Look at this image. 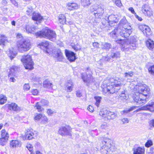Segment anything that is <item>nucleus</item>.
<instances>
[{
	"instance_id": "f257e3e1",
	"label": "nucleus",
	"mask_w": 154,
	"mask_h": 154,
	"mask_svg": "<svg viewBox=\"0 0 154 154\" xmlns=\"http://www.w3.org/2000/svg\"><path fill=\"white\" fill-rule=\"evenodd\" d=\"M103 91L104 94H108L117 92L123 85L121 79L118 77L110 78L105 80L104 82Z\"/></svg>"
},
{
	"instance_id": "f03ea898",
	"label": "nucleus",
	"mask_w": 154,
	"mask_h": 154,
	"mask_svg": "<svg viewBox=\"0 0 154 154\" xmlns=\"http://www.w3.org/2000/svg\"><path fill=\"white\" fill-rule=\"evenodd\" d=\"M139 92H137L134 96V100L138 104L145 103L147 101L146 97L149 93V89L145 84L140 85L138 88Z\"/></svg>"
},
{
	"instance_id": "7ed1b4c3",
	"label": "nucleus",
	"mask_w": 154,
	"mask_h": 154,
	"mask_svg": "<svg viewBox=\"0 0 154 154\" xmlns=\"http://www.w3.org/2000/svg\"><path fill=\"white\" fill-rule=\"evenodd\" d=\"M116 42L122 45L121 49L122 50L127 51L128 49L130 48L131 49L134 50L137 47L136 39L134 37H131L128 42H124L123 40L122 39H118L116 40Z\"/></svg>"
},
{
	"instance_id": "20e7f679",
	"label": "nucleus",
	"mask_w": 154,
	"mask_h": 154,
	"mask_svg": "<svg viewBox=\"0 0 154 154\" xmlns=\"http://www.w3.org/2000/svg\"><path fill=\"white\" fill-rule=\"evenodd\" d=\"M37 37L46 38L50 40L54 41L56 39V35L54 32L46 27L42 31L35 33Z\"/></svg>"
},
{
	"instance_id": "39448f33",
	"label": "nucleus",
	"mask_w": 154,
	"mask_h": 154,
	"mask_svg": "<svg viewBox=\"0 0 154 154\" xmlns=\"http://www.w3.org/2000/svg\"><path fill=\"white\" fill-rule=\"evenodd\" d=\"M111 140L104 138L103 143H105L100 149L101 152L102 154H109L114 151V146L111 143Z\"/></svg>"
},
{
	"instance_id": "423d86ee",
	"label": "nucleus",
	"mask_w": 154,
	"mask_h": 154,
	"mask_svg": "<svg viewBox=\"0 0 154 154\" xmlns=\"http://www.w3.org/2000/svg\"><path fill=\"white\" fill-rule=\"evenodd\" d=\"M17 45L18 51L21 52L26 51L31 47V42L29 40L27 39L18 41Z\"/></svg>"
},
{
	"instance_id": "0eeeda50",
	"label": "nucleus",
	"mask_w": 154,
	"mask_h": 154,
	"mask_svg": "<svg viewBox=\"0 0 154 154\" xmlns=\"http://www.w3.org/2000/svg\"><path fill=\"white\" fill-rule=\"evenodd\" d=\"M99 115L102 117V118L105 121L116 118L117 115L113 112L107 111L105 109L101 110L99 112Z\"/></svg>"
},
{
	"instance_id": "6e6552de",
	"label": "nucleus",
	"mask_w": 154,
	"mask_h": 154,
	"mask_svg": "<svg viewBox=\"0 0 154 154\" xmlns=\"http://www.w3.org/2000/svg\"><path fill=\"white\" fill-rule=\"evenodd\" d=\"M21 60L26 69H32L33 68V63L31 57L30 55H27L26 56H23Z\"/></svg>"
},
{
	"instance_id": "1a4fd4ad",
	"label": "nucleus",
	"mask_w": 154,
	"mask_h": 154,
	"mask_svg": "<svg viewBox=\"0 0 154 154\" xmlns=\"http://www.w3.org/2000/svg\"><path fill=\"white\" fill-rule=\"evenodd\" d=\"M131 27V26H125L123 27L118 28V32L119 35L122 37L126 38L128 37L132 32Z\"/></svg>"
},
{
	"instance_id": "9d476101",
	"label": "nucleus",
	"mask_w": 154,
	"mask_h": 154,
	"mask_svg": "<svg viewBox=\"0 0 154 154\" xmlns=\"http://www.w3.org/2000/svg\"><path fill=\"white\" fill-rule=\"evenodd\" d=\"M1 138L0 139V144L4 146L7 142L9 138V134L5 129L1 131Z\"/></svg>"
},
{
	"instance_id": "9b49d317",
	"label": "nucleus",
	"mask_w": 154,
	"mask_h": 154,
	"mask_svg": "<svg viewBox=\"0 0 154 154\" xmlns=\"http://www.w3.org/2000/svg\"><path fill=\"white\" fill-rule=\"evenodd\" d=\"M71 131L70 128L67 126L61 127L59 129L58 133L62 136H71Z\"/></svg>"
},
{
	"instance_id": "f8f14e48",
	"label": "nucleus",
	"mask_w": 154,
	"mask_h": 154,
	"mask_svg": "<svg viewBox=\"0 0 154 154\" xmlns=\"http://www.w3.org/2000/svg\"><path fill=\"white\" fill-rule=\"evenodd\" d=\"M139 29L142 31L144 35L147 37L151 34L152 32L150 28L145 25H138Z\"/></svg>"
},
{
	"instance_id": "ddd939ff",
	"label": "nucleus",
	"mask_w": 154,
	"mask_h": 154,
	"mask_svg": "<svg viewBox=\"0 0 154 154\" xmlns=\"http://www.w3.org/2000/svg\"><path fill=\"white\" fill-rule=\"evenodd\" d=\"M141 11L145 15L150 17L152 15V13L151 8L147 4L143 5L141 7Z\"/></svg>"
},
{
	"instance_id": "4468645a",
	"label": "nucleus",
	"mask_w": 154,
	"mask_h": 154,
	"mask_svg": "<svg viewBox=\"0 0 154 154\" xmlns=\"http://www.w3.org/2000/svg\"><path fill=\"white\" fill-rule=\"evenodd\" d=\"M104 7L103 6L101 5H99L98 8L97 9L96 13H94V14L96 18H101L104 13Z\"/></svg>"
},
{
	"instance_id": "2eb2a0df",
	"label": "nucleus",
	"mask_w": 154,
	"mask_h": 154,
	"mask_svg": "<svg viewBox=\"0 0 154 154\" xmlns=\"http://www.w3.org/2000/svg\"><path fill=\"white\" fill-rule=\"evenodd\" d=\"M38 46L41 49L45 51L47 53H49V44L48 42L44 41L40 43Z\"/></svg>"
},
{
	"instance_id": "dca6fc26",
	"label": "nucleus",
	"mask_w": 154,
	"mask_h": 154,
	"mask_svg": "<svg viewBox=\"0 0 154 154\" xmlns=\"http://www.w3.org/2000/svg\"><path fill=\"white\" fill-rule=\"evenodd\" d=\"M65 53L66 57L70 62L75 61L76 58L75 54L73 52L66 50Z\"/></svg>"
},
{
	"instance_id": "f3484780",
	"label": "nucleus",
	"mask_w": 154,
	"mask_h": 154,
	"mask_svg": "<svg viewBox=\"0 0 154 154\" xmlns=\"http://www.w3.org/2000/svg\"><path fill=\"white\" fill-rule=\"evenodd\" d=\"M141 109L142 110H148L154 112V102H149L145 106L142 107Z\"/></svg>"
},
{
	"instance_id": "a211bd4d",
	"label": "nucleus",
	"mask_w": 154,
	"mask_h": 154,
	"mask_svg": "<svg viewBox=\"0 0 154 154\" xmlns=\"http://www.w3.org/2000/svg\"><path fill=\"white\" fill-rule=\"evenodd\" d=\"M54 57L58 61H62L63 59V54L60 49H57L54 52Z\"/></svg>"
},
{
	"instance_id": "6ab92c4d",
	"label": "nucleus",
	"mask_w": 154,
	"mask_h": 154,
	"mask_svg": "<svg viewBox=\"0 0 154 154\" xmlns=\"http://www.w3.org/2000/svg\"><path fill=\"white\" fill-rule=\"evenodd\" d=\"M66 7L68 10L70 11L76 10L79 8L78 5L75 3H67L66 4Z\"/></svg>"
},
{
	"instance_id": "aec40b11",
	"label": "nucleus",
	"mask_w": 154,
	"mask_h": 154,
	"mask_svg": "<svg viewBox=\"0 0 154 154\" xmlns=\"http://www.w3.org/2000/svg\"><path fill=\"white\" fill-rule=\"evenodd\" d=\"M6 105L8 109L11 110L15 111L20 110V108L15 103H12L10 104H6Z\"/></svg>"
},
{
	"instance_id": "412c9836",
	"label": "nucleus",
	"mask_w": 154,
	"mask_h": 154,
	"mask_svg": "<svg viewBox=\"0 0 154 154\" xmlns=\"http://www.w3.org/2000/svg\"><path fill=\"white\" fill-rule=\"evenodd\" d=\"M19 69L16 66H13L10 69V71L8 74V77L14 76L15 74L19 71Z\"/></svg>"
},
{
	"instance_id": "4be33fe9",
	"label": "nucleus",
	"mask_w": 154,
	"mask_h": 154,
	"mask_svg": "<svg viewBox=\"0 0 154 154\" xmlns=\"http://www.w3.org/2000/svg\"><path fill=\"white\" fill-rule=\"evenodd\" d=\"M24 29H25L27 33H33L35 32L36 27L34 26H31L29 25H26L24 26Z\"/></svg>"
},
{
	"instance_id": "5701e85b",
	"label": "nucleus",
	"mask_w": 154,
	"mask_h": 154,
	"mask_svg": "<svg viewBox=\"0 0 154 154\" xmlns=\"http://www.w3.org/2000/svg\"><path fill=\"white\" fill-rule=\"evenodd\" d=\"M36 136L33 132L31 131H29L27 132V133L25 136V138H23V139L24 140H30L34 138Z\"/></svg>"
},
{
	"instance_id": "b1692460",
	"label": "nucleus",
	"mask_w": 154,
	"mask_h": 154,
	"mask_svg": "<svg viewBox=\"0 0 154 154\" xmlns=\"http://www.w3.org/2000/svg\"><path fill=\"white\" fill-rule=\"evenodd\" d=\"M21 145V142L18 140H13L10 143L11 146L13 148L20 147Z\"/></svg>"
},
{
	"instance_id": "393cba45",
	"label": "nucleus",
	"mask_w": 154,
	"mask_h": 154,
	"mask_svg": "<svg viewBox=\"0 0 154 154\" xmlns=\"http://www.w3.org/2000/svg\"><path fill=\"white\" fill-rule=\"evenodd\" d=\"M128 26L130 25H129L126 19L125 18H123L120 21L118 28L123 27H125V26L126 27H127Z\"/></svg>"
},
{
	"instance_id": "a878e982",
	"label": "nucleus",
	"mask_w": 154,
	"mask_h": 154,
	"mask_svg": "<svg viewBox=\"0 0 154 154\" xmlns=\"http://www.w3.org/2000/svg\"><path fill=\"white\" fill-rule=\"evenodd\" d=\"M32 18L34 20L38 21L39 22L43 19V17L41 16L39 14L35 13H33Z\"/></svg>"
},
{
	"instance_id": "bb28decb",
	"label": "nucleus",
	"mask_w": 154,
	"mask_h": 154,
	"mask_svg": "<svg viewBox=\"0 0 154 154\" xmlns=\"http://www.w3.org/2000/svg\"><path fill=\"white\" fill-rule=\"evenodd\" d=\"M133 154H143L144 153L145 150L144 148L138 147L133 149Z\"/></svg>"
},
{
	"instance_id": "cd10ccee",
	"label": "nucleus",
	"mask_w": 154,
	"mask_h": 154,
	"mask_svg": "<svg viewBox=\"0 0 154 154\" xmlns=\"http://www.w3.org/2000/svg\"><path fill=\"white\" fill-rule=\"evenodd\" d=\"M147 47L150 50L154 48V43L153 41L148 39L146 42Z\"/></svg>"
},
{
	"instance_id": "c85d7f7f",
	"label": "nucleus",
	"mask_w": 154,
	"mask_h": 154,
	"mask_svg": "<svg viewBox=\"0 0 154 154\" xmlns=\"http://www.w3.org/2000/svg\"><path fill=\"white\" fill-rule=\"evenodd\" d=\"M43 87L44 88H52V84L48 80H45L43 82Z\"/></svg>"
},
{
	"instance_id": "c756f323",
	"label": "nucleus",
	"mask_w": 154,
	"mask_h": 154,
	"mask_svg": "<svg viewBox=\"0 0 154 154\" xmlns=\"http://www.w3.org/2000/svg\"><path fill=\"white\" fill-rule=\"evenodd\" d=\"M58 20L60 23L63 24L66 23V17L63 14H60L58 17Z\"/></svg>"
},
{
	"instance_id": "7c9ffc66",
	"label": "nucleus",
	"mask_w": 154,
	"mask_h": 154,
	"mask_svg": "<svg viewBox=\"0 0 154 154\" xmlns=\"http://www.w3.org/2000/svg\"><path fill=\"white\" fill-rule=\"evenodd\" d=\"M108 19L109 20V24L112 23L114 22L116 23L117 22V19L115 15H111L108 17Z\"/></svg>"
},
{
	"instance_id": "2f4dec72",
	"label": "nucleus",
	"mask_w": 154,
	"mask_h": 154,
	"mask_svg": "<svg viewBox=\"0 0 154 154\" xmlns=\"http://www.w3.org/2000/svg\"><path fill=\"white\" fill-rule=\"evenodd\" d=\"M81 3L85 7H87L91 4L90 0H81Z\"/></svg>"
},
{
	"instance_id": "473e14b6",
	"label": "nucleus",
	"mask_w": 154,
	"mask_h": 154,
	"mask_svg": "<svg viewBox=\"0 0 154 154\" xmlns=\"http://www.w3.org/2000/svg\"><path fill=\"white\" fill-rule=\"evenodd\" d=\"M71 46L76 51H79L81 49V46L78 44L75 45L73 43H71Z\"/></svg>"
},
{
	"instance_id": "72a5a7b5",
	"label": "nucleus",
	"mask_w": 154,
	"mask_h": 154,
	"mask_svg": "<svg viewBox=\"0 0 154 154\" xmlns=\"http://www.w3.org/2000/svg\"><path fill=\"white\" fill-rule=\"evenodd\" d=\"M110 56L112 58L116 59L120 57V54L119 52L117 51L112 52Z\"/></svg>"
},
{
	"instance_id": "f704fd0d",
	"label": "nucleus",
	"mask_w": 154,
	"mask_h": 154,
	"mask_svg": "<svg viewBox=\"0 0 154 154\" xmlns=\"http://www.w3.org/2000/svg\"><path fill=\"white\" fill-rule=\"evenodd\" d=\"M119 35V32H118V28L115 29L113 31L110 33V36L112 38H115L117 36V35Z\"/></svg>"
},
{
	"instance_id": "c9c22d12",
	"label": "nucleus",
	"mask_w": 154,
	"mask_h": 154,
	"mask_svg": "<svg viewBox=\"0 0 154 154\" xmlns=\"http://www.w3.org/2000/svg\"><path fill=\"white\" fill-rule=\"evenodd\" d=\"M101 45L103 49H105L106 50H108L111 47V45L109 43H102Z\"/></svg>"
},
{
	"instance_id": "e433bc0d",
	"label": "nucleus",
	"mask_w": 154,
	"mask_h": 154,
	"mask_svg": "<svg viewBox=\"0 0 154 154\" xmlns=\"http://www.w3.org/2000/svg\"><path fill=\"white\" fill-rule=\"evenodd\" d=\"M17 54V53L15 52H14L12 50H10L9 53H8V55L11 60L15 57Z\"/></svg>"
},
{
	"instance_id": "4c0bfd02",
	"label": "nucleus",
	"mask_w": 154,
	"mask_h": 154,
	"mask_svg": "<svg viewBox=\"0 0 154 154\" xmlns=\"http://www.w3.org/2000/svg\"><path fill=\"white\" fill-rule=\"evenodd\" d=\"M119 100H122L124 102L126 100H127L126 97L125 93H122L119 95Z\"/></svg>"
},
{
	"instance_id": "58836bf2",
	"label": "nucleus",
	"mask_w": 154,
	"mask_h": 154,
	"mask_svg": "<svg viewBox=\"0 0 154 154\" xmlns=\"http://www.w3.org/2000/svg\"><path fill=\"white\" fill-rule=\"evenodd\" d=\"M7 97L4 96H0V104H3L6 102Z\"/></svg>"
},
{
	"instance_id": "ea45409f",
	"label": "nucleus",
	"mask_w": 154,
	"mask_h": 154,
	"mask_svg": "<svg viewBox=\"0 0 154 154\" xmlns=\"http://www.w3.org/2000/svg\"><path fill=\"white\" fill-rule=\"evenodd\" d=\"M35 106L38 111L39 112H41L43 110V109L39 103L38 102L36 103Z\"/></svg>"
},
{
	"instance_id": "a19ab883",
	"label": "nucleus",
	"mask_w": 154,
	"mask_h": 154,
	"mask_svg": "<svg viewBox=\"0 0 154 154\" xmlns=\"http://www.w3.org/2000/svg\"><path fill=\"white\" fill-rule=\"evenodd\" d=\"M48 119L46 116H42V123L43 124H46L48 122Z\"/></svg>"
},
{
	"instance_id": "79ce46f5",
	"label": "nucleus",
	"mask_w": 154,
	"mask_h": 154,
	"mask_svg": "<svg viewBox=\"0 0 154 154\" xmlns=\"http://www.w3.org/2000/svg\"><path fill=\"white\" fill-rule=\"evenodd\" d=\"M94 98L96 101V102L95 103V105L96 106L98 107L100 102L101 98L100 97H94Z\"/></svg>"
},
{
	"instance_id": "37998d69",
	"label": "nucleus",
	"mask_w": 154,
	"mask_h": 154,
	"mask_svg": "<svg viewBox=\"0 0 154 154\" xmlns=\"http://www.w3.org/2000/svg\"><path fill=\"white\" fill-rule=\"evenodd\" d=\"M7 42V40L5 37L2 38L0 40V45H4Z\"/></svg>"
},
{
	"instance_id": "c03bdc74",
	"label": "nucleus",
	"mask_w": 154,
	"mask_h": 154,
	"mask_svg": "<svg viewBox=\"0 0 154 154\" xmlns=\"http://www.w3.org/2000/svg\"><path fill=\"white\" fill-rule=\"evenodd\" d=\"M148 71L149 72L152 74H154V65H153L152 66L150 67L148 69Z\"/></svg>"
},
{
	"instance_id": "a18cd8bd",
	"label": "nucleus",
	"mask_w": 154,
	"mask_h": 154,
	"mask_svg": "<svg viewBox=\"0 0 154 154\" xmlns=\"http://www.w3.org/2000/svg\"><path fill=\"white\" fill-rule=\"evenodd\" d=\"M99 5H94L90 7V10L92 11H96L98 8Z\"/></svg>"
},
{
	"instance_id": "49530a36",
	"label": "nucleus",
	"mask_w": 154,
	"mask_h": 154,
	"mask_svg": "<svg viewBox=\"0 0 154 154\" xmlns=\"http://www.w3.org/2000/svg\"><path fill=\"white\" fill-rule=\"evenodd\" d=\"M114 2L115 4L117 6L121 8L122 6V5L120 0H115Z\"/></svg>"
},
{
	"instance_id": "de8ad7c7",
	"label": "nucleus",
	"mask_w": 154,
	"mask_h": 154,
	"mask_svg": "<svg viewBox=\"0 0 154 154\" xmlns=\"http://www.w3.org/2000/svg\"><path fill=\"white\" fill-rule=\"evenodd\" d=\"M153 145L152 141L151 140H148L145 144V146L146 147H149Z\"/></svg>"
},
{
	"instance_id": "09e8293b",
	"label": "nucleus",
	"mask_w": 154,
	"mask_h": 154,
	"mask_svg": "<svg viewBox=\"0 0 154 154\" xmlns=\"http://www.w3.org/2000/svg\"><path fill=\"white\" fill-rule=\"evenodd\" d=\"M124 74L125 77H132L133 75V73L132 72H125Z\"/></svg>"
},
{
	"instance_id": "8fccbe9b",
	"label": "nucleus",
	"mask_w": 154,
	"mask_h": 154,
	"mask_svg": "<svg viewBox=\"0 0 154 154\" xmlns=\"http://www.w3.org/2000/svg\"><path fill=\"white\" fill-rule=\"evenodd\" d=\"M74 86V84L72 80H68L66 82L65 86Z\"/></svg>"
},
{
	"instance_id": "3c124183",
	"label": "nucleus",
	"mask_w": 154,
	"mask_h": 154,
	"mask_svg": "<svg viewBox=\"0 0 154 154\" xmlns=\"http://www.w3.org/2000/svg\"><path fill=\"white\" fill-rule=\"evenodd\" d=\"M42 115L40 114L37 113L36 114V115L34 119L38 121L40 119L42 118Z\"/></svg>"
},
{
	"instance_id": "603ef678",
	"label": "nucleus",
	"mask_w": 154,
	"mask_h": 154,
	"mask_svg": "<svg viewBox=\"0 0 154 154\" xmlns=\"http://www.w3.org/2000/svg\"><path fill=\"white\" fill-rule=\"evenodd\" d=\"M73 86H66V89L67 92H71L72 91Z\"/></svg>"
},
{
	"instance_id": "864d4df0",
	"label": "nucleus",
	"mask_w": 154,
	"mask_h": 154,
	"mask_svg": "<svg viewBox=\"0 0 154 154\" xmlns=\"http://www.w3.org/2000/svg\"><path fill=\"white\" fill-rule=\"evenodd\" d=\"M121 121L122 122L123 124H126L129 122L128 119L127 118H124L121 119Z\"/></svg>"
},
{
	"instance_id": "5fc2aeb1",
	"label": "nucleus",
	"mask_w": 154,
	"mask_h": 154,
	"mask_svg": "<svg viewBox=\"0 0 154 154\" xmlns=\"http://www.w3.org/2000/svg\"><path fill=\"white\" fill-rule=\"evenodd\" d=\"M23 88L24 90L28 91L30 87L28 84H26L24 85Z\"/></svg>"
},
{
	"instance_id": "6e6d98bb",
	"label": "nucleus",
	"mask_w": 154,
	"mask_h": 154,
	"mask_svg": "<svg viewBox=\"0 0 154 154\" xmlns=\"http://www.w3.org/2000/svg\"><path fill=\"white\" fill-rule=\"evenodd\" d=\"M76 95L77 97H80L82 96L81 92L79 90L77 91H76Z\"/></svg>"
},
{
	"instance_id": "4d7b16f0",
	"label": "nucleus",
	"mask_w": 154,
	"mask_h": 154,
	"mask_svg": "<svg viewBox=\"0 0 154 154\" xmlns=\"http://www.w3.org/2000/svg\"><path fill=\"white\" fill-rule=\"evenodd\" d=\"M38 91L37 89H33L32 91V94L34 95H37L38 94Z\"/></svg>"
},
{
	"instance_id": "13d9d810",
	"label": "nucleus",
	"mask_w": 154,
	"mask_h": 154,
	"mask_svg": "<svg viewBox=\"0 0 154 154\" xmlns=\"http://www.w3.org/2000/svg\"><path fill=\"white\" fill-rule=\"evenodd\" d=\"M26 147L30 152L32 151L33 147L32 145L30 144H27L26 146Z\"/></svg>"
},
{
	"instance_id": "bf43d9fd",
	"label": "nucleus",
	"mask_w": 154,
	"mask_h": 154,
	"mask_svg": "<svg viewBox=\"0 0 154 154\" xmlns=\"http://www.w3.org/2000/svg\"><path fill=\"white\" fill-rule=\"evenodd\" d=\"M17 38V39H22L23 38L22 35L20 33H18L16 35Z\"/></svg>"
},
{
	"instance_id": "052dcab7",
	"label": "nucleus",
	"mask_w": 154,
	"mask_h": 154,
	"mask_svg": "<svg viewBox=\"0 0 154 154\" xmlns=\"http://www.w3.org/2000/svg\"><path fill=\"white\" fill-rule=\"evenodd\" d=\"M101 128L102 129H106L107 128V125L106 123H104L101 125Z\"/></svg>"
},
{
	"instance_id": "680f3d73",
	"label": "nucleus",
	"mask_w": 154,
	"mask_h": 154,
	"mask_svg": "<svg viewBox=\"0 0 154 154\" xmlns=\"http://www.w3.org/2000/svg\"><path fill=\"white\" fill-rule=\"evenodd\" d=\"M88 109L90 112H92L94 110V108L92 106L89 105L88 106Z\"/></svg>"
},
{
	"instance_id": "e2e57ef3",
	"label": "nucleus",
	"mask_w": 154,
	"mask_h": 154,
	"mask_svg": "<svg viewBox=\"0 0 154 154\" xmlns=\"http://www.w3.org/2000/svg\"><path fill=\"white\" fill-rule=\"evenodd\" d=\"M132 110V109H130L129 110H124L123 111L121 112V113L122 114H125L128 112H130Z\"/></svg>"
},
{
	"instance_id": "0e129e2a",
	"label": "nucleus",
	"mask_w": 154,
	"mask_h": 154,
	"mask_svg": "<svg viewBox=\"0 0 154 154\" xmlns=\"http://www.w3.org/2000/svg\"><path fill=\"white\" fill-rule=\"evenodd\" d=\"M128 10L130 11L131 13L134 14V15L136 14V13H135V11H134V9L132 7H130L129 8Z\"/></svg>"
},
{
	"instance_id": "69168bd1",
	"label": "nucleus",
	"mask_w": 154,
	"mask_h": 154,
	"mask_svg": "<svg viewBox=\"0 0 154 154\" xmlns=\"http://www.w3.org/2000/svg\"><path fill=\"white\" fill-rule=\"evenodd\" d=\"M93 45L94 47L96 48H98L99 47V44L97 42L93 43Z\"/></svg>"
},
{
	"instance_id": "338daca9",
	"label": "nucleus",
	"mask_w": 154,
	"mask_h": 154,
	"mask_svg": "<svg viewBox=\"0 0 154 154\" xmlns=\"http://www.w3.org/2000/svg\"><path fill=\"white\" fill-rule=\"evenodd\" d=\"M53 112L51 109H49L47 111V113L49 115H51L53 113Z\"/></svg>"
},
{
	"instance_id": "774afa93",
	"label": "nucleus",
	"mask_w": 154,
	"mask_h": 154,
	"mask_svg": "<svg viewBox=\"0 0 154 154\" xmlns=\"http://www.w3.org/2000/svg\"><path fill=\"white\" fill-rule=\"evenodd\" d=\"M11 3L15 6H17L18 4L15 0H10Z\"/></svg>"
}]
</instances>
